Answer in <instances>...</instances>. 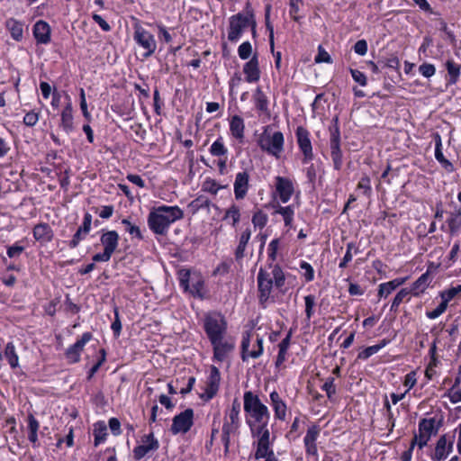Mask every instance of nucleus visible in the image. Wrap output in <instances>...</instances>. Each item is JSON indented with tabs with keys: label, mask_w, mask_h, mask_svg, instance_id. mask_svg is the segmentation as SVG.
<instances>
[{
	"label": "nucleus",
	"mask_w": 461,
	"mask_h": 461,
	"mask_svg": "<svg viewBox=\"0 0 461 461\" xmlns=\"http://www.w3.org/2000/svg\"><path fill=\"white\" fill-rule=\"evenodd\" d=\"M5 356L12 368H15L19 364V357L13 342H8L5 348Z\"/></svg>",
	"instance_id": "obj_40"
},
{
	"label": "nucleus",
	"mask_w": 461,
	"mask_h": 461,
	"mask_svg": "<svg viewBox=\"0 0 461 461\" xmlns=\"http://www.w3.org/2000/svg\"><path fill=\"white\" fill-rule=\"evenodd\" d=\"M92 339V333L91 332H85L82 337L77 340L76 343H74L72 346H70L66 353L65 356L69 363H77L80 359V354L81 351L84 348V346Z\"/></svg>",
	"instance_id": "obj_14"
},
{
	"label": "nucleus",
	"mask_w": 461,
	"mask_h": 461,
	"mask_svg": "<svg viewBox=\"0 0 461 461\" xmlns=\"http://www.w3.org/2000/svg\"><path fill=\"white\" fill-rule=\"evenodd\" d=\"M447 303L446 301H443L433 310L430 312H427L426 315L429 319H436L440 316L447 309Z\"/></svg>",
	"instance_id": "obj_61"
},
{
	"label": "nucleus",
	"mask_w": 461,
	"mask_h": 461,
	"mask_svg": "<svg viewBox=\"0 0 461 461\" xmlns=\"http://www.w3.org/2000/svg\"><path fill=\"white\" fill-rule=\"evenodd\" d=\"M300 267L305 271L304 277L307 282H311L314 278V270L312 267L306 261L300 263Z\"/></svg>",
	"instance_id": "obj_63"
},
{
	"label": "nucleus",
	"mask_w": 461,
	"mask_h": 461,
	"mask_svg": "<svg viewBox=\"0 0 461 461\" xmlns=\"http://www.w3.org/2000/svg\"><path fill=\"white\" fill-rule=\"evenodd\" d=\"M252 53V46L249 41H244L238 48V54L241 59H248Z\"/></svg>",
	"instance_id": "obj_51"
},
{
	"label": "nucleus",
	"mask_w": 461,
	"mask_h": 461,
	"mask_svg": "<svg viewBox=\"0 0 461 461\" xmlns=\"http://www.w3.org/2000/svg\"><path fill=\"white\" fill-rule=\"evenodd\" d=\"M5 29L11 38L15 41H21L23 38V23L14 18H8L5 23Z\"/></svg>",
	"instance_id": "obj_24"
},
{
	"label": "nucleus",
	"mask_w": 461,
	"mask_h": 461,
	"mask_svg": "<svg viewBox=\"0 0 461 461\" xmlns=\"http://www.w3.org/2000/svg\"><path fill=\"white\" fill-rule=\"evenodd\" d=\"M420 439H422L428 445L430 438L437 435V428L434 427L433 418H422L418 424V432Z\"/></svg>",
	"instance_id": "obj_16"
},
{
	"label": "nucleus",
	"mask_w": 461,
	"mask_h": 461,
	"mask_svg": "<svg viewBox=\"0 0 461 461\" xmlns=\"http://www.w3.org/2000/svg\"><path fill=\"white\" fill-rule=\"evenodd\" d=\"M250 346V333L243 334L241 340V359L247 361L249 357L258 358L263 354V339L258 337L252 350H249Z\"/></svg>",
	"instance_id": "obj_12"
},
{
	"label": "nucleus",
	"mask_w": 461,
	"mask_h": 461,
	"mask_svg": "<svg viewBox=\"0 0 461 461\" xmlns=\"http://www.w3.org/2000/svg\"><path fill=\"white\" fill-rule=\"evenodd\" d=\"M314 61L316 63H332L330 55L322 48L321 45L318 47V54L316 55Z\"/></svg>",
	"instance_id": "obj_58"
},
{
	"label": "nucleus",
	"mask_w": 461,
	"mask_h": 461,
	"mask_svg": "<svg viewBox=\"0 0 461 461\" xmlns=\"http://www.w3.org/2000/svg\"><path fill=\"white\" fill-rule=\"evenodd\" d=\"M247 423L250 428L252 437H259L264 430H267L268 420H263V422H258V426L255 427V421L252 422L249 419H247Z\"/></svg>",
	"instance_id": "obj_45"
},
{
	"label": "nucleus",
	"mask_w": 461,
	"mask_h": 461,
	"mask_svg": "<svg viewBox=\"0 0 461 461\" xmlns=\"http://www.w3.org/2000/svg\"><path fill=\"white\" fill-rule=\"evenodd\" d=\"M295 135L299 149L303 155V163L306 164L309 161L312 160L314 157L312 152V142L310 140V132L306 128L303 126H298L295 131Z\"/></svg>",
	"instance_id": "obj_11"
},
{
	"label": "nucleus",
	"mask_w": 461,
	"mask_h": 461,
	"mask_svg": "<svg viewBox=\"0 0 461 461\" xmlns=\"http://www.w3.org/2000/svg\"><path fill=\"white\" fill-rule=\"evenodd\" d=\"M447 224L450 232H456L461 226V211H458L456 214H451L447 220Z\"/></svg>",
	"instance_id": "obj_48"
},
{
	"label": "nucleus",
	"mask_w": 461,
	"mask_h": 461,
	"mask_svg": "<svg viewBox=\"0 0 461 461\" xmlns=\"http://www.w3.org/2000/svg\"><path fill=\"white\" fill-rule=\"evenodd\" d=\"M113 312H114V321H113V323L111 325V329L113 331L114 337L118 338L120 336V334H121V331H122V322H121V320H120L118 307H114V311Z\"/></svg>",
	"instance_id": "obj_56"
},
{
	"label": "nucleus",
	"mask_w": 461,
	"mask_h": 461,
	"mask_svg": "<svg viewBox=\"0 0 461 461\" xmlns=\"http://www.w3.org/2000/svg\"><path fill=\"white\" fill-rule=\"evenodd\" d=\"M239 428L240 424L235 425L234 423L230 422L228 420H224L221 429V441L224 446L225 454L229 452L230 444V435L236 433Z\"/></svg>",
	"instance_id": "obj_26"
},
{
	"label": "nucleus",
	"mask_w": 461,
	"mask_h": 461,
	"mask_svg": "<svg viewBox=\"0 0 461 461\" xmlns=\"http://www.w3.org/2000/svg\"><path fill=\"white\" fill-rule=\"evenodd\" d=\"M456 435L443 434L439 437L436 443L435 451L431 456L433 461H441L447 458L453 451V446Z\"/></svg>",
	"instance_id": "obj_10"
},
{
	"label": "nucleus",
	"mask_w": 461,
	"mask_h": 461,
	"mask_svg": "<svg viewBox=\"0 0 461 461\" xmlns=\"http://www.w3.org/2000/svg\"><path fill=\"white\" fill-rule=\"evenodd\" d=\"M227 326L224 316L218 312L206 314L203 319V329L211 344L223 339Z\"/></svg>",
	"instance_id": "obj_3"
},
{
	"label": "nucleus",
	"mask_w": 461,
	"mask_h": 461,
	"mask_svg": "<svg viewBox=\"0 0 461 461\" xmlns=\"http://www.w3.org/2000/svg\"><path fill=\"white\" fill-rule=\"evenodd\" d=\"M211 204V201L206 196L199 195L188 204V207L193 213H195L201 209H209Z\"/></svg>",
	"instance_id": "obj_39"
},
{
	"label": "nucleus",
	"mask_w": 461,
	"mask_h": 461,
	"mask_svg": "<svg viewBox=\"0 0 461 461\" xmlns=\"http://www.w3.org/2000/svg\"><path fill=\"white\" fill-rule=\"evenodd\" d=\"M179 284L185 292L189 290L190 271L188 269H180L178 271Z\"/></svg>",
	"instance_id": "obj_52"
},
{
	"label": "nucleus",
	"mask_w": 461,
	"mask_h": 461,
	"mask_svg": "<svg viewBox=\"0 0 461 461\" xmlns=\"http://www.w3.org/2000/svg\"><path fill=\"white\" fill-rule=\"evenodd\" d=\"M39 422L33 415H29L27 418V433L28 439L33 445H35L38 441V429H39Z\"/></svg>",
	"instance_id": "obj_32"
},
{
	"label": "nucleus",
	"mask_w": 461,
	"mask_h": 461,
	"mask_svg": "<svg viewBox=\"0 0 461 461\" xmlns=\"http://www.w3.org/2000/svg\"><path fill=\"white\" fill-rule=\"evenodd\" d=\"M193 425L194 410L187 408L173 418L170 431L174 435H177L179 433L185 434L191 429Z\"/></svg>",
	"instance_id": "obj_8"
},
{
	"label": "nucleus",
	"mask_w": 461,
	"mask_h": 461,
	"mask_svg": "<svg viewBox=\"0 0 461 461\" xmlns=\"http://www.w3.org/2000/svg\"><path fill=\"white\" fill-rule=\"evenodd\" d=\"M330 131V157L333 161L334 168L339 170L342 167V151L340 149V130L339 126V117L335 116L329 127Z\"/></svg>",
	"instance_id": "obj_6"
},
{
	"label": "nucleus",
	"mask_w": 461,
	"mask_h": 461,
	"mask_svg": "<svg viewBox=\"0 0 461 461\" xmlns=\"http://www.w3.org/2000/svg\"><path fill=\"white\" fill-rule=\"evenodd\" d=\"M243 73L248 83H256L260 78V69L258 54L255 53L252 58L244 64Z\"/></svg>",
	"instance_id": "obj_17"
},
{
	"label": "nucleus",
	"mask_w": 461,
	"mask_h": 461,
	"mask_svg": "<svg viewBox=\"0 0 461 461\" xmlns=\"http://www.w3.org/2000/svg\"><path fill=\"white\" fill-rule=\"evenodd\" d=\"M249 23L255 26V14L250 3L248 2L242 12L229 18L228 40L230 42H237Z\"/></svg>",
	"instance_id": "obj_2"
},
{
	"label": "nucleus",
	"mask_w": 461,
	"mask_h": 461,
	"mask_svg": "<svg viewBox=\"0 0 461 461\" xmlns=\"http://www.w3.org/2000/svg\"><path fill=\"white\" fill-rule=\"evenodd\" d=\"M107 427L104 421H98L94 425V445L97 447L106 439Z\"/></svg>",
	"instance_id": "obj_35"
},
{
	"label": "nucleus",
	"mask_w": 461,
	"mask_h": 461,
	"mask_svg": "<svg viewBox=\"0 0 461 461\" xmlns=\"http://www.w3.org/2000/svg\"><path fill=\"white\" fill-rule=\"evenodd\" d=\"M284 135L281 131H276L272 135L268 132V126L258 138V145L260 149L268 155L279 158L284 150Z\"/></svg>",
	"instance_id": "obj_4"
},
{
	"label": "nucleus",
	"mask_w": 461,
	"mask_h": 461,
	"mask_svg": "<svg viewBox=\"0 0 461 461\" xmlns=\"http://www.w3.org/2000/svg\"><path fill=\"white\" fill-rule=\"evenodd\" d=\"M159 447L158 442H152L151 444L147 445H139L133 448V457L135 460H140L143 458L149 451H156Z\"/></svg>",
	"instance_id": "obj_33"
},
{
	"label": "nucleus",
	"mask_w": 461,
	"mask_h": 461,
	"mask_svg": "<svg viewBox=\"0 0 461 461\" xmlns=\"http://www.w3.org/2000/svg\"><path fill=\"white\" fill-rule=\"evenodd\" d=\"M407 279H408V277L395 278L387 283L380 284L379 287H378V296L379 297H387L398 286L403 285Z\"/></svg>",
	"instance_id": "obj_29"
},
{
	"label": "nucleus",
	"mask_w": 461,
	"mask_h": 461,
	"mask_svg": "<svg viewBox=\"0 0 461 461\" xmlns=\"http://www.w3.org/2000/svg\"><path fill=\"white\" fill-rule=\"evenodd\" d=\"M33 35L38 43H48L50 38L49 24L44 21H38L33 26Z\"/></svg>",
	"instance_id": "obj_23"
},
{
	"label": "nucleus",
	"mask_w": 461,
	"mask_h": 461,
	"mask_svg": "<svg viewBox=\"0 0 461 461\" xmlns=\"http://www.w3.org/2000/svg\"><path fill=\"white\" fill-rule=\"evenodd\" d=\"M221 382V373L218 367L211 366L210 375L206 381V387L204 393L201 395V398L208 402L212 400L218 393Z\"/></svg>",
	"instance_id": "obj_13"
},
{
	"label": "nucleus",
	"mask_w": 461,
	"mask_h": 461,
	"mask_svg": "<svg viewBox=\"0 0 461 461\" xmlns=\"http://www.w3.org/2000/svg\"><path fill=\"white\" fill-rule=\"evenodd\" d=\"M320 432V426L315 423L312 424L307 429L306 435L303 438V443H316Z\"/></svg>",
	"instance_id": "obj_43"
},
{
	"label": "nucleus",
	"mask_w": 461,
	"mask_h": 461,
	"mask_svg": "<svg viewBox=\"0 0 461 461\" xmlns=\"http://www.w3.org/2000/svg\"><path fill=\"white\" fill-rule=\"evenodd\" d=\"M222 188L215 180L213 179H206L202 186V190L204 192H208L213 195H216L218 191Z\"/></svg>",
	"instance_id": "obj_47"
},
{
	"label": "nucleus",
	"mask_w": 461,
	"mask_h": 461,
	"mask_svg": "<svg viewBox=\"0 0 461 461\" xmlns=\"http://www.w3.org/2000/svg\"><path fill=\"white\" fill-rule=\"evenodd\" d=\"M233 187L236 200H241L247 195L249 188V175L247 171L236 175Z\"/></svg>",
	"instance_id": "obj_18"
},
{
	"label": "nucleus",
	"mask_w": 461,
	"mask_h": 461,
	"mask_svg": "<svg viewBox=\"0 0 461 461\" xmlns=\"http://www.w3.org/2000/svg\"><path fill=\"white\" fill-rule=\"evenodd\" d=\"M334 381L335 379L333 377H329L321 386V389L326 392L327 397L330 400L332 399L333 395L336 393Z\"/></svg>",
	"instance_id": "obj_54"
},
{
	"label": "nucleus",
	"mask_w": 461,
	"mask_h": 461,
	"mask_svg": "<svg viewBox=\"0 0 461 461\" xmlns=\"http://www.w3.org/2000/svg\"><path fill=\"white\" fill-rule=\"evenodd\" d=\"M244 411L254 419L255 422L269 420L270 413L267 407L261 402L258 395L251 391L244 393Z\"/></svg>",
	"instance_id": "obj_5"
},
{
	"label": "nucleus",
	"mask_w": 461,
	"mask_h": 461,
	"mask_svg": "<svg viewBox=\"0 0 461 461\" xmlns=\"http://www.w3.org/2000/svg\"><path fill=\"white\" fill-rule=\"evenodd\" d=\"M104 251L112 256L119 244V235L115 230L104 231L100 238Z\"/></svg>",
	"instance_id": "obj_19"
},
{
	"label": "nucleus",
	"mask_w": 461,
	"mask_h": 461,
	"mask_svg": "<svg viewBox=\"0 0 461 461\" xmlns=\"http://www.w3.org/2000/svg\"><path fill=\"white\" fill-rule=\"evenodd\" d=\"M305 302V314L306 318L310 320L313 314V307L315 305V296L312 294L304 297Z\"/></svg>",
	"instance_id": "obj_55"
},
{
	"label": "nucleus",
	"mask_w": 461,
	"mask_h": 461,
	"mask_svg": "<svg viewBox=\"0 0 461 461\" xmlns=\"http://www.w3.org/2000/svg\"><path fill=\"white\" fill-rule=\"evenodd\" d=\"M230 131L233 138L242 141L244 138V120L240 115H233L230 121Z\"/></svg>",
	"instance_id": "obj_28"
},
{
	"label": "nucleus",
	"mask_w": 461,
	"mask_h": 461,
	"mask_svg": "<svg viewBox=\"0 0 461 461\" xmlns=\"http://www.w3.org/2000/svg\"><path fill=\"white\" fill-rule=\"evenodd\" d=\"M258 301L263 308H266V303L269 299L273 287V279L271 275L262 267L259 269L258 277Z\"/></svg>",
	"instance_id": "obj_9"
},
{
	"label": "nucleus",
	"mask_w": 461,
	"mask_h": 461,
	"mask_svg": "<svg viewBox=\"0 0 461 461\" xmlns=\"http://www.w3.org/2000/svg\"><path fill=\"white\" fill-rule=\"evenodd\" d=\"M210 153L214 157H221L226 156L228 153V149L224 145L222 137H219L210 148Z\"/></svg>",
	"instance_id": "obj_41"
},
{
	"label": "nucleus",
	"mask_w": 461,
	"mask_h": 461,
	"mask_svg": "<svg viewBox=\"0 0 461 461\" xmlns=\"http://www.w3.org/2000/svg\"><path fill=\"white\" fill-rule=\"evenodd\" d=\"M122 223L126 227V231H128L131 235H134L140 240L143 239L140 228L136 225H132L128 219H123Z\"/></svg>",
	"instance_id": "obj_57"
},
{
	"label": "nucleus",
	"mask_w": 461,
	"mask_h": 461,
	"mask_svg": "<svg viewBox=\"0 0 461 461\" xmlns=\"http://www.w3.org/2000/svg\"><path fill=\"white\" fill-rule=\"evenodd\" d=\"M228 218L232 219V225L236 226V224L240 221V211L238 205L232 203L230 208L226 211L223 220Z\"/></svg>",
	"instance_id": "obj_44"
},
{
	"label": "nucleus",
	"mask_w": 461,
	"mask_h": 461,
	"mask_svg": "<svg viewBox=\"0 0 461 461\" xmlns=\"http://www.w3.org/2000/svg\"><path fill=\"white\" fill-rule=\"evenodd\" d=\"M133 29V40L139 46L145 50L143 58H149L155 53L157 49V42L154 35L139 23L134 24Z\"/></svg>",
	"instance_id": "obj_7"
},
{
	"label": "nucleus",
	"mask_w": 461,
	"mask_h": 461,
	"mask_svg": "<svg viewBox=\"0 0 461 461\" xmlns=\"http://www.w3.org/2000/svg\"><path fill=\"white\" fill-rule=\"evenodd\" d=\"M270 400L275 411L276 419L285 420L286 414V404L280 398L276 391H274L270 393Z\"/></svg>",
	"instance_id": "obj_25"
},
{
	"label": "nucleus",
	"mask_w": 461,
	"mask_h": 461,
	"mask_svg": "<svg viewBox=\"0 0 461 461\" xmlns=\"http://www.w3.org/2000/svg\"><path fill=\"white\" fill-rule=\"evenodd\" d=\"M269 267L272 268V279L273 284H275L276 288H281L285 285V276L282 267L279 265H272L269 264Z\"/></svg>",
	"instance_id": "obj_38"
},
{
	"label": "nucleus",
	"mask_w": 461,
	"mask_h": 461,
	"mask_svg": "<svg viewBox=\"0 0 461 461\" xmlns=\"http://www.w3.org/2000/svg\"><path fill=\"white\" fill-rule=\"evenodd\" d=\"M461 292V285L451 287L440 293V297L443 301L448 303L449 301L454 299Z\"/></svg>",
	"instance_id": "obj_50"
},
{
	"label": "nucleus",
	"mask_w": 461,
	"mask_h": 461,
	"mask_svg": "<svg viewBox=\"0 0 461 461\" xmlns=\"http://www.w3.org/2000/svg\"><path fill=\"white\" fill-rule=\"evenodd\" d=\"M34 239L41 244L50 241L54 237V231L50 224L39 223L33 228Z\"/></svg>",
	"instance_id": "obj_21"
},
{
	"label": "nucleus",
	"mask_w": 461,
	"mask_h": 461,
	"mask_svg": "<svg viewBox=\"0 0 461 461\" xmlns=\"http://www.w3.org/2000/svg\"><path fill=\"white\" fill-rule=\"evenodd\" d=\"M273 208H276V213L281 214L283 216L285 225L286 227H291L294 220V209L291 205L283 207L279 204H272Z\"/></svg>",
	"instance_id": "obj_34"
},
{
	"label": "nucleus",
	"mask_w": 461,
	"mask_h": 461,
	"mask_svg": "<svg viewBox=\"0 0 461 461\" xmlns=\"http://www.w3.org/2000/svg\"><path fill=\"white\" fill-rule=\"evenodd\" d=\"M349 72L354 81L358 83L361 86L367 85L366 76L363 72L356 68H349Z\"/></svg>",
	"instance_id": "obj_53"
},
{
	"label": "nucleus",
	"mask_w": 461,
	"mask_h": 461,
	"mask_svg": "<svg viewBox=\"0 0 461 461\" xmlns=\"http://www.w3.org/2000/svg\"><path fill=\"white\" fill-rule=\"evenodd\" d=\"M255 107L262 114L270 116L268 99L260 87H258L253 95Z\"/></svg>",
	"instance_id": "obj_27"
},
{
	"label": "nucleus",
	"mask_w": 461,
	"mask_h": 461,
	"mask_svg": "<svg viewBox=\"0 0 461 461\" xmlns=\"http://www.w3.org/2000/svg\"><path fill=\"white\" fill-rule=\"evenodd\" d=\"M267 215L261 210L257 211L252 216V223L254 227L264 228L267 223Z\"/></svg>",
	"instance_id": "obj_46"
},
{
	"label": "nucleus",
	"mask_w": 461,
	"mask_h": 461,
	"mask_svg": "<svg viewBox=\"0 0 461 461\" xmlns=\"http://www.w3.org/2000/svg\"><path fill=\"white\" fill-rule=\"evenodd\" d=\"M429 284V274L427 271L422 274L411 285L410 289L413 295L417 296L420 293H422Z\"/></svg>",
	"instance_id": "obj_36"
},
{
	"label": "nucleus",
	"mask_w": 461,
	"mask_h": 461,
	"mask_svg": "<svg viewBox=\"0 0 461 461\" xmlns=\"http://www.w3.org/2000/svg\"><path fill=\"white\" fill-rule=\"evenodd\" d=\"M358 189H363V194L369 197L372 193L371 185H370V178L367 176H364L360 181L357 184Z\"/></svg>",
	"instance_id": "obj_59"
},
{
	"label": "nucleus",
	"mask_w": 461,
	"mask_h": 461,
	"mask_svg": "<svg viewBox=\"0 0 461 461\" xmlns=\"http://www.w3.org/2000/svg\"><path fill=\"white\" fill-rule=\"evenodd\" d=\"M444 397H448L449 401L452 403H457L461 402V389L457 391H453V388H449L447 392L444 394Z\"/></svg>",
	"instance_id": "obj_64"
},
{
	"label": "nucleus",
	"mask_w": 461,
	"mask_h": 461,
	"mask_svg": "<svg viewBox=\"0 0 461 461\" xmlns=\"http://www.w3.org/2000/svg\"><path fill=\"white\" fill-rule=\"evenodd\" d=\"M61 124L64 131L68 134L73 131V116H72V108L70 105L65 107V109L61 113Z\"/></svg>",
	"instance_id": "obj_37"
},
{
	"label": "nucleus",
	"mask_w": 461,
	"mask_h": 461,
	"mask_svg": "<svg viewBox=\"0 0 461 461\" xmlns=\"http://www.w3.org/2000/svg\"><path fill=\"white\" fill-rule=\"evenodd\" d=\"M204 286V282L203 279L199 278L196 282L193 283L192 288L189 287V292L194 296H197L199 298H203V289Z\"/></svg>",
	"instance_id": "obj_60"
},
{
	"label": "nucleus",
	"mask_w": 461,
	"mask_h": 461,
	"mask_svg": "<svg viewBox=\"0 0 461 461\" xmlns=\"http://www.w3.org/2000/svg\"><path fill=\"white\" fill-rule=\"evenodd\" d=\"M183 218L184 212L177 205H160L149 212L148 225L155 234L166 235L170 224Z\"/></svg>",
	"instance_id": "obj_1"
},
{
	"label": "nucleus",
	"mask_w": 461,
	"mask_h": 461,
	"mask_svg": "<svg viewBox=\"0 0 461 461\" xmlns=\"http://www.w3.org/2000/svg\"><path fill=\"white\" fill-rule=\"evenodd\" d=\"M411 294V291L407 288L401 289L396 295L394 296L390 311L396 312L398 311L399 305L406 299L407 301L410 300L409 294Z\"/></svg>",
	"instance_id": "obj_42"
},
{
	"label": "nucleus",
	"mask_w": 461,
	"mask_h": 461,
	"mask_svg": "<svg viewBox=\"0 0 461 461\" xmlns=\"http://www.w3.org/2000/svg\"><path fill=\"white\" fill-rule=\"evenodd\" d=\"M419 71L423 77L429 78L435 74L436 68L434 65L425 62L419 67Z\"/></svg>",
	"instance_id": "obj_62"
},
{
	"label": "nucleus",
	"mask_w": 461,
	"mask_h": 461,
	"mask_svg": "<svg viewBox=\"0 0 461 461\" xmlns=\"http://www.w3.org/2000/svg\"><path fill=\"white\" fill-rule=\"evenodd\" d=\"M435 158L447 172L452 173L455 171L453 164L445 158L442 150L435 152Z\"/></svg>",
	"instance_id": "obj_49"
},
{
	"label": "nucleus",
	"mask_w": 461,
	"mask_h": 461,
	"mask_svg": "<svg viewBox=\"0 0 461 461\" xmlns=\"http://www.w3.org/2000/svg\"><path fill=\"white\" fill-rule=\"evenodd\" d=\"M250 236H251V231L249 229H246L240 235V241H239V245L235 250V259L237 261H240L241 260L245 254V249H246V247L249 243V240L250 239Z\"/></svg>",
	"instance_id": "obj_31"
},
{
	"label": "nucleus",
	"mask_w": 461,
	"mask_h": 461,
	"mask_svg": "<svg viewBox=\"0 0 461 461\" xmlns=\"http://www.w3.org/2000/svg\"><path fill=\"white\" fill-rule=\"evenodd\" d=\"M276 192L279 195L280 200L285 203H287L294 192V187L292 180L284 176L276 177Z\"/></svg>",
	"instance_id": "obj_15"
},
{
	"label": "nucleus",
	"mask_w": 461,
	"mask_h": 461,
	"mask_svg": "<svg viewBox=\"0 0 461 461\" xmlns=\"http://www.w3.org/2000/svg\"><path fill=\"white\" fill-rule=\"evenodd\" d=\"M446 68L447 71V84L455 85L460 77L461 73V66L456 63L453 59H448L446 61Z\"/></svg>",
	"instance_id": "obj_30"
},
{
	"label": "nucleus",
	"mask_w": 461,
	"mask_h": 461,
	"mask_svg": "<svg viewBox=\"0 0 461 461\" xmlns=\"http://www.w3.org/2000/svg\"><path fill=\"white\" fill-rule=\"evenodd\" d=\"M213 349V359L222 362L227 355L233 350L234 345L229 341H222L219 339L214 344H212Z\"/></svg>",
	"instance_id": "obj_22"
},
{
	"label": "nucleus",
	"mask_w": 461,
	"mask_h": 461,
	"mask_svg": "<svg viewBox=\"0 0 461 461\" xmlns=\"http://www.w3.org/2000/svg\"><path fill=\"white\" fill-rule=\"evenodd\" d=\"M254 458L259 461H279L272 448V443L257 442Z\"/></svg>",
	"instance_id": "obj_20"
}]
</instances>
